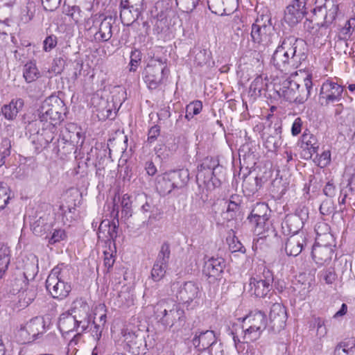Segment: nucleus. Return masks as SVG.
<instances>
[{"label": "nucleus", "instance_id": "393cba45", "mask_svg": "<svg viewBox=\"0 0 355 355\" xmlns=\"http://www.w3.org/2000/svg\"><path fill=\"white\" fill-rule=\"evenodd\" d=\"M93 105L96 108V116L100 121L106 119H114L116 112H112L114 107L113 102H109L104 98H94Z\"/></svg>", "mask_w": 355, "mask_h": 355}, {"label": "nucleus", "instance_id": "774afa93", "mask_svg": "<svg viewBox=\"0 0 355 355\" xmlns=\"http://www.w3.org/2000/svg\"><path fill=\"white\" fill-rule=\"evenodd\" d=\"M34 15L35 10H32L30 7L27 6L21 11V21L24 24H27L33 19Z\"/></svg>", "mask_w": 355, "mask_h": 355}, {"label": "nucleus", "instance_id": "a19ab883", "mask_svg": "<svg viewBox=\"0 0 355 355\" xmlns=\"http://www.w3.org/2000/svg\"><path fill=\"white\" fill-rule=\"evenodd\" d=\"M23 76L28 83L36 80L40 76L35 62H29L24 66Z\"/></svg>", "mask_w": 355, "mask_h": 355}, {"label": "nucleus", "instance_id": "6ab92c4d", "mask_svg": "<svg viewBox=\"0 0 355 355\" xmlns=\"http://www.w3.org/2000/svg\"><path fill=\"white\" fill-rule=\"evenodd\" d=\"M270 212V210L266 203L259 202L255 205L250 214L248 216L250 224L258 234H261L264 230L269 219Z\"/></svg>", "mask_w": 355, "mask_h": 355}, {"label": "nucleus", "instance_id": "de8ad7c7", "mask_svg": "<svg viewBox=\"0 0 355 355\" xmlns=\"http://www.w3.org/2000/svg\"><path fill=\"white\" fill-rule=\"evenodd\" d=\"M203 0H175L180 9L186 12H192Z\"/></svg>", "mask_w": 355, "mask_h": 355}, {"label": "nucleus", "instance_id": "7ed1b4c3", "mask_svg": "<svg viewBox=\"0 0 355 355\" xmlns=\"http://www.w3.org/2000/svg\"><path fill=\"white\" fill-rule=\"evenodd\" d=\"M312 87L311 77L307 76L304 79L302 85L287 78L282 80L280 84L275 85L274 89L277 95L286 101L302 104L308 99Z\"/></svg>", "mask_w": 355, "mask_h": 355}, {"label": "nucleus", "instance_id": "a211bd4d", "mask_svg": "<svg viewBox=\"0 0 355 355\" xmlns=\"http://www.w3.org/2000/svg\"><path fill=\"white\" fill-rule=\"evenodd\" d=\"M171 290L173 293L177 290L175 296L178 300L184 304H190L201 295L198 284L191 281L187 282L181 286H179L178 282H174L171 285Z\"/></svg>", "mask_w": 355, "mask_h": 355}, {"label": "nucleus", "instance_id": "680f3d73", "mask_svg": "<svg viewBox=\"0 0 355 355\" xmlns=\"http://www.w3.org/2000/svg\"><path fill=\"white\" fill-rule=\"evenodd\" d=\"M67 238L65 231L63 230H55L53 234L51 235L49 243V244H55V243L60 242V241L64 240Z\"/></svg>", "mask_w": 355, "mask_h": 355}, {"label": "nucleus", "instance_id": "37998d69", "mask_svg": "<svg viewBox=\"0 0 355 355\" xmlns=\"http://www.w3.org/2000/svg\"><path fill=\"white\" fill-rule=\"evenodd\" d=\"M31 228L35 235L42 236L49 230L50 225L47 223L46 218L40 216L31 225Z\"/></svg>", "mask_w": 355, "mask_h": 355}, {"label": "nucleus", "instance_id": "13d9d810", "mask_svg": "<svg viewBox=\"0 0 355 355\" xmlns=\"http://www.w3.org/2000/svg\"><path fill=\"white\" fill-rule=\"evenodd\" d=\"M334 211V205L332 200H325L320 206V212L322 215H329Z\"/></svg>", "mask_w": 355, "mask_h": 355}, {"label": "nucleus", "instance_id": "09e8293b", "mask_svg": "<svg viewBox=\"0 0 355 355\" xmlns=\"http://www.w3.org/2000/svg\"><path fill=\"white\" fill-rule=\"evenodd\" d=\"M17 341L21 344L30 343L35 340L36 339L31 334L29 331L26 329L25 325H21L20 329L17 331Z\"/></svg>", "mask_w": 355, "mask_h": 355}, {"label": "nucleus", "instance_id": "49530a36", "mask_svg": "<svg viewBox=\"0 0 355 355\" xmlns=\"http://www.w3.org/2000/svg\"><path fill=\"white\" fill-rule=\"evenodd\" d=\"M10 189L8 184L0 182V211L3 210L10 199Z\"/></svg>", "mask_w": 355, "mask_h": 355}, {"label": "nucleus", "instance_id": "9d476101", "mask_svg": "<svg viewBox=\"0 0 355 355\" xmlns=\"http://www.w3.org/2000/svg\"><path fill=\"white\" fill-rule=\"evenodd\" d=\"M261 273L250 277L249 286L250 293L257 297L269 298L273 295L272 282L274 280L273 273L266 266H263Z\"/></svg>", "mask_w": 355, "mask_h": 355}, {"label": "nucleus", "instance_id": "f257e3e1", "mask_svg": "<svg viewBox=\"0 0 355 355\" xmlns=\"http://www.w3.org/2000/svg\"><path fill=\"white\" fill-rule=\"evenodd\" d=\"M279 44L273 53L271 63L282 72L287 73L298 68L304 62L306 42L294 35L279 37Z\"/></svg>", "mask_w": 355, "mask_h": 355}, {"label": "nucleus", "instance_id": "bb28decb", "mask_svg": "<svg viewBox=\"0 0 355 355\" xmlns=\"http://www.w3.org/2000/svg\"><path fill=\"white\" fill-rule=\"evenodd\" d=\"M241 197L239 195H232L227 202V207L225 211L223 212L222 216L227 221L236 220L241 216Z\"/></svg>", "mask_w": 355, "mask_h": 355}, {"label": "nucleus", "instance_id": "58836bf2", "mask_svg": "<svg viewBox=\"0 0 355 355\" xmlns=\"http://www.w3.org/2000/svg\"><path fill=\"white\" fill-rule=\"evenodd\" d=\"M263 184L261 178L252 177L250 175L243 180V187L248 192V195H254L262 187Z\"/></svg>", "mask_w": 355, "mask_h": 355}, {"label": "nucleus", "instance_id": "423d86ee", "mask_svg": "<svg viewBox=\"0 0 355 355\" xmlns=\"http://www.w3.org/2000/svg\"><path fill=\"white\" fill-rule=\"evenodd\" d=\"M223 172V166L218 159L212 157H207L198 166L196 182L200 188L212 191L221 184L220 174Z\"/></svg>", "mask_w": 355, "mask_h": 355}, {"label": "nucleus", "instance_id": "864d4df0", "mask_svg": "<svg viewBox=\"0 0 355 355\" xmlns=\"http://www.w3.org/2000/svg\"><path fill=\"white\" fill-rule=\"evenodd\" d=\"M267 86V83L265 82L261 76H257L251 83L250 89L255 95H261V92L263 89H265V87Z\"/></svg>", "mask_w": 355, "mask_h": 355}, {"label": "nucleus", "instance_id": "412c9836", "mask_svg": "<svg viewBox=\"0 0 355 355\" xmlns=\"http://www.w3.org/2000/svg\"><path fill=\"white\" fill-rule=\"evenodd\" d=\"M225 261L222 257H210L205 261L202 273L208 277L209 282L220 280L224 269Z\"/></svg>", "mask_w": 355, "mask_h": 355}, {"label": "nucleus", "instance_id": "20e7f679", "mask_svg": "<svg viewBox=\"0 0 355 355\" xmlns=\"http://www.w3.org/2000/svg\"><path fill=\"white\" fill-rule=\"evenodd\" d=\"M339 7L337 0H315V7L311 9V16L306 19L304 25L310 28V24L315 21L319 31L327 29L334 23L338 14ZM327 34V31L324 35Z\"/></svg>", "mask_w": 355, "mask_h": 355}, {"label": "nucleus", "instance_id": "e2e57ef3", "mask_svg": "<svg viewBox=\"0 0 355 355\" xmlns=\"http://www.w3.org/2000/svg\"><path fill=\"white\" fill-rule=\"evenodd\" d=\"M114 253H116V250H112L110 249V251L105 250L104 254V266L109 270L111 268H112L115 259Z\"/></svg>", "mask_w": 355, "mask_h": 355}, {"label": "nucleus", "instance_id": "c85d7f7f", "mask_svg": "<svg viewBox=\"0 0 355 355\" xmlns=\"http://www.w3.org/2000/svg\"><path fill=\"white\" fill-rule=\"evenodd\" d=\"M306 239L304 234L291 235L286 241L285 251L288 256L296 257L306 245Z\"/></svg>", "mask_w": 355, "mask_h": 355}, {"label": "nucleus", "instance_id": "4468645a", "mask_svg": "<svg viewBox=\"0 0 355 355\" xmlns=\"http://www.w3.org/2000/svg\"><path fill=\"white\" fill-rule=\"evenodd\" d=\"M170 257V244L168 241H165L161 245L151 270L150 278L153 282H159L165 277L166 270L168 267Z\"/></svg>", "mask_w": 355, "mask_h": 355}, {"label": "nucleus", "instance_id": "3c124183", "mask_svg": "<svg viewBox=\"0 0 355 355\" xmlns=\"http://www.w3.org/2000/svg\"><path fill=\"white\" fill-rule=\"evenodd\" d=\"M61 139H58L56 142L53 143V152L58 155H66L71 152L73 149L75 144H63L60 148Z\"/></svg>", "mask_w": 355, "mask_h": 355}, {"label": "nucleus", "instance_id": "f704fd0d", "mask_svg": "<svg viewBox=\"0 0 355 355\" xmlns=\"http://www.w3.org/2000/svg\"><path fill=\"white\" fill-rule=\"evenodd\" d=\"M334 253L333 248L323 245H313L311 256L315 262L319 265H323L331 261Z\"/></svg>", "mask_w": 355, "mask_h": 355}, {"label": "nucleus", "instance_id": "c9c22d12", "mask_svg": "<svg viewBox=\"0 0 355 355\" xmlns=\"http://www.w3.org/2000/svg\"><path fill=\"white\" fill-rule=\"evenodd\" d=\"M36 295V289L33 286L19 291L18 295V301L15 304V307L19 310L25 309L33 302Z\"/></svg>", "mask_w": 355, "mask_h": 355}, {"label": "nucleus", "instance_id": "f3484780", "mask_svg": "<svg viewBox=\"0 0 355 355\" xmlns=\"http://www.w3.org/2000/svg\"><path fill=\"white\" fill-rule=\"evenodd\" d=\"M309 218L307 209H297L294 214L287 215L282 223L284 234H303L300 233L304 222Z\"/></svg>", "mask_w": 355, "mask_h": 355}, {"label": "nucleus", "instance_id": "9b49d317", "mask_svg": "<svg viewBox=\"0 0 355 355\" xmlns=\"http://www.w3.org/2000/svg\"><path fill=\"white\" fill-rule=\"evenodd\" d=\"M46 288L53 298L58 300L67 297L71 291V285L62 279L58 267L54 268L49 275L46 280Z\"/></svg>", "mask_w": 355, "mask_h": 355}, {"label": "nucleus", "instance_id": "8fccbe9b", "mask_svg": "<svg viewBox=\"0 0 355 355\" xmlns=\"http://www.w3.org/2000/svg\"><path fill=\"white\" fill-rule=\"evenodd\" d=\"M311 327L316 329L317 336L320 338L324 337L327 333L325 320L320 317L313 318L311 324Z\"/></svg>", "mask_w": 355, "mask_h": 355}, {"label": "nucleus", "instance_id": "473e14b6", "mask_svg": "<svg viewBox=\"0 0 355 355\" xmlns=\"http://www.w3.org/2000/svg\"><path fill=\"white\" fill-rule=\"evenodd\" d=\"M58 328L62 334L81 330V324L68 311L62 313L58 320Z\"/></svg>", "mask_w": 355, "mask_h": 355}, {"label": "nucleus", "instance_id": "6e6552de", "mask_svg": "<svg viewBox=\"0 0 355 355\" xmlns=\"http://www.w3.org/2000/svg\"><path fill=\"white\" fill-rule=\"evenodd\" d=\"M166 59H152L144 71V80L149 89H157L168 75L169 70L166 64Z\"/></svg>", "mask_w": 355, "mask_h": 355}, {"label": "nucleus", "instance_id": "bf43d9fd", "mask_svg": "<svg viewBox=\"0 0 355 355\" xmlns=\"http://www.w3.org/2000/svg\"><path fill=\"white\" fill-rule=\"evenodd\" d=\"M229 246L232 252H240L243 254L245 252V248L236 236L232 237L229 243Z\"/></svg>", "mask_w": 355, "mask_h": 355}, {"label": "nucleus", "instance_id": "603ef678", "mask_svg": "<svg viewBox=\"0 0 355 355\" xmlns=\"http://www.w3.org/2000/svg\"><path fill=\"white\" fill-rule=\"evenodd\" d=\"M335 241L333 234L330 233L323 234L322 236H316L314 245H323L331 247L335 246Z\"/></svg>", "mask_w": 355, "mask_h": 355}, {"label": "nucleus", "instance_id": "c756f323", "mask_svg": "<svg viewBox=\"0 0 355 355\" xmlns=\"http://www.w3.org/2000/svg\"><path fill=\"white\" fill-rule=\"evenodd\" d=\"M81 132L74 123H68L61 130L59 138L62 144H78Z\"/></svg>", "mask_w": 355, "mask_h": 355}, {"label": "nucleus", "instance_id": "e433bc0d", "mask_svg": "<svg viewBox=\"0 0 355 355\" xmlns=\"http://www.w3.org/2000/svg\"><path fill=\"white\" fill-rule=\"evenodd\" d=\"M140 201L144 202L141 205L140 210L144 214L145 218H148V220L155 219L157 216L159 214L157 207L153 205L151 199H148L146 195H139L137 197Z\"/></svg>", "mask_w": 355, "mask_h": 355}, {"label": "nucleus", "instance_id": "ddd939ff", "mask_svg": "<svg viewBox=\"0 0 355 355\" xmlns=\"http://www.w3.org/2000/svg\"><path fill=\"white\" fill-rule=\"evenodd\" d=\"M144 0H121L120 19L126 26L133 24L144 10Z\"/></svg>", "mask_w": 355, "mask_h": 355}, {"label": "nucleus", "instance_id": "4c0bfd02", "mask_svg": "<svg viewBox=\"0 0 355 355\" xmlns=\"http://www.w3.org/2000/svg\"><path fill=\"white\" fill-rule=\"evenodd\" d=\"M24 325L35 339L38 338L39 335H42L46 331L45 321L42 317H35Z\"/></svg>", "mask_w": 355, "mask_h": 355}, {"label": "nucleus", "instance_id": "338daca9", "mask_svg": "<svg viewBox=\"0 0 355 355\" xmlns=\"http://www.w3.org/2000/svg\"><path fill=\"white\" fill-rule=\"evenodd\" d=\"M44 50L45 51H50L57 44L56 36L51 35L46 37L44 42Z\"/></svg>", "mask_w": 355, "mask_h": 355}, {"label": "nucleus", "instance_id": "79ce46f5", "mask_svg": "<svg viewBox=\"0 0 355 355\" xmlns=\"http://www.w3.org/2000/svg\"><path fill=\"white\" fill-rule=\"evenodd\" d=\"M334 355H355V340L338 344L334 349Z\"/></svg>", "mask_w": 355, "mask_h": 355}, {"label": "nucleus", "instance_id": "4d7b16f0", "mask_svg": "<svg viewBox=\"0 0 355 355\" xmlns=\"http://www.w3.org/2000/svg\"><path fill=\"white\" fill-rule=\"evenodd\" d=\"M10 262V250L4 243L0 244V263L8 265Z\"/></svg>", "mask_w": 355, "mask_h": 355}, {"label": "nucleus", "instance_id": "6e6d98bb", "mask_svg": "<svg viewBox=\"0 0 355 355\" xmlns=\"http://www.w3.org/2000/svg\"><path fill=\"white\" fill-rule=\"evenodd\" d=\"M63 12L70 16L76 21L79 20L80 13V8L77 6H70L69 5H67L66 0L64 2Z\"/></svg>", "mask_w": 355, "mask_h": 355}, {"label": "nucleus", "instance_id": "1a4fd4ad", "mask_svg": "<svg viewBox=\"0 0 355 355\" xmlns=\"http://www.w3.org/2000/svg\"><path fill=\"white\" fill-rule=\"evenodd\" d=\"M243 323V327H246L243 329L244 339L254 341L260 337L263 331L266 329L268 320L264 312L255 310L251 311L245 317Z\"/></svg>", "mask_w": 355, "mask_h": 355}, {"label": "nucleus", "instance_id": "39448f33", "mask_svg": "<svg viewBox=\"0 0 355 355\" xmlns=\"http://www.w3.org/2000/svg\"><path fill=\"white\" fill-rule=\"evenodd\" d=\"M154 315L155 319L166 327L178 329L185 323L184 311L178 304L171 300L159 301L154 306Z\"/></svg>", "mask_w": 355, "mask_h": 355}, {"label": "nucleus", "instance_id": "2eb2a0df", "mask_svg": "<svg viewBox=\"0 0 355 355\" xmlns=\"http://www.w3.org/2000/svg\"><path fill=\"white\" fill-rule=\"evenodd\" d=\"M81 324V332L88 330L92 322L91 309L85 300L76 298L67 311Z\"/></svg>", "mask_w": 355, "mask_h": 355}, {"label": "nucleus", "instance_id": "cd10ccee", "mask_svg": "<svg viewBox=\"0 0 355 355\" xmlns=\"http://www.w3.org/2000/svg\"><path fill=\"white\" fill-rule=\"evenodd\" d=\"M119 210L118 208L116 210V214L114 217V220L112 223L108 220H103L98 227V238H101L100 234L105 231L107 227H109L108 230V236L109 238L107 239L106 244L109 245L110 248L111 245H114L115 248V239L118 236V229H119Z\"/></svg>", "mask_w": 355, "mask_h": 355}, {"label": "nucleus", "instance_id": "4be33fe9", "mask_svg": "<svg viewBox=\"0 0 355 355\" xmlns=\"http://www.w3.org/2000/svg\"><path fill=\"white\" fill-rule=\"evenodd\" d=\"M282 125L277 122L270 124L263 132L264 146L268 151L275 152L282 145Z\"/></svg>", "mask_w": 355, "mask_h": 355}, {"label": "nucleus", "instance_id": "b1692460", "mask_svg": "<svg viewBox=\"0 0 355 355\" xmlns=\"http://www.w3.org/2000/svg\"><path fill=\"white\" fill-rule=\"evenodd\" d=\"M308 10L309 7H301L299 4L292 1L287 6L285 10L284 20L286 23L291 27L296 26L308 15Z\"/></svg>", "mask_w": 355, "mask_h": 355}, {"label": "nucleus", "instance_id": "c03bdc74", "mask_svg": "<svg viewBox=\"0 0 355 355\" xmlns=\"http://www.w3.org/2000/svg\"><path fill=\"white\" fill-rule=\"evenodd\" d=\"M355 27V18H351L345 22V26L340 29L338 37L340 40L345 42L351 35L354 28Z\"/></svg>", "mask_w": 355, "mask_h": 355}, {"label": "nucleus", "instance_id": "69168bd1", "mask_svg": "<svg viewBox=\"0 0 355 355\" xmlns=\"http://www.w3.org/2000/svg\"><path fill=\"white\" fill-rule=\"evenodd\" d=\"M321 276L323 280L328 284H332L336 279V274L331 268L322 271Z\"/></svg>", "mask_w": 355, "mask_h": 355}, {"label": "nucleus", "instance_id": "a878e982", "mask_svg": "<svg viewBox=\"0 0 355 355\" xmlns=\"http://www.w3.org/2000/svg\"><path fill=\"white\" fill-rule=\"evenodd\" d=\"M211 12L220 15H230L236 10L235 0H207Z\"/></svg>", "mask_w": 355, "mask_h": 355}, {"label": "nucleus", "instance_id": "aec40b11", "mask_svg": "<svg viewBox=\"0 0 355 355\" xmlns=\"http://www.w3.org/2000/svg\"><path fill=\"white\" fill-rule=\"evenodd\" d=\"M194 337L192 339V343L198 350H207L209 355H213V348L216 345V337L214 331L196 330L194 333Z\"/></svg>", "mask_w": 355, "mask_h": 355}, {"label": "nucleus", "instance_id": "0eeeda50", "mask_svg": "<svg viewBox=\"0 0 355 355\" xmlns=\"http://www.w3.org/2000/svg\"><path fill=\"white\" fill-rule=\"evenodd\" d=\"M250 35L254 43L263 46L276 44L279 39L271 19L264 15H261L252 24Z\"/></svg>", "mask_w": 355, "mask_h": 355}, {"label": "nucleus", "instance_id": "052dcab7", "mask_svg": "<svg viewBox=\"0 0 355 355\" xmlns=\"http://www.w3.org/2000/svg\"><path fill=\"white\" fill-rule=\"evenodd\" d=\"M202 109V103L200 101H194L187 105L186 110L189 114L194 116L198 114Z\"/></svg>", "mask_w": 355, "mask_h": 355}, {"label": "nucleus", "instance_id": "f8f14e48", "mask_svg": "<svg viewBox=\"0 0 355 355\" xmlns=\"http://www.w3.org/2000/svg\"><path fill=\"white\" fill-rule=\"evenodd\" d=\"M115 19L112 16L95 15L89 18L86 22L89 26L88 29L92 30L95 25L98 26V31L95 33V40L99 42H107L112 36V28Z\"/></svg>", "mask_w": 355, "mask_h": 355}, {"label": "nucleus", "instance_id": "0e129e2a", "mask_svg": "<svg viewBox=\"0 0 355 355\" xmlns=\"http://www.w3.org/2000/svg\"><path fill=\"white\" fill-rule=\"evenodd\" d=\"M62 0H42L44 9L46 11L53 12L60 6Z\"/></svg>", "mask_w": 355, "mask_h": 355}, {"label": "nucleus", "instance_id": "2f4dec72", "mask_svg": "<svg viewBox=\"0 0 355 355\" xmlns=\"http://www.w3.org/2000/svg\"><path fill=\"white\" fill-rule=\"evenodd\" d=\"M24 101L22 98H12L9 103L1 107V113L6 120L13 121L24 107Z\"/></svg>", "mask_w": 355, "mask_h": 355}, {"label": "nucleus", "instance_id": "a18cd8bd", "mask_svg": "<svg viewBox=\"0 0 355 355\" xmlns=\"http://www.w3.org/2000/svg\"><path fill=\"white\" fill-rule=\"evenodd\" d=\"M121 218L128 219L132 215V201L130 197L128 194L122 196L121 202Z\"/></svg>", "mask_w": 355, "mask_h": 355}, {"label": "nucleus", "instance_id": "ea45409f", "mask_svg": "<svg viewBox=\"0 0 355 355\" xmlns=\"http://www.w3.org/2000/svg\"><path fill=\"white\" fill-rule=\"evenodd\" d=\"M168 178L169 179L166 172L157 178L156 189L160 195L166 196L175 189Z\"/></svg>", "mask_w": 355, "mask_h": 355}, {"label": "nucleus", "instance_id": "72a5a7b5", "mask_svg": "<svg viewBox=\"0 0 355 355\" xmlns=\"http://www.w3.org/2000/svg\"><path fill=\"white\" fill-rule=\"evenodd\" d=\"M41 127L37 131V142L40 145V147H36L37 150H42L46 148L50 143H51L55 137L56 133V126H53V128L47 127L44 125H38Z\"/></svg>", "mask_w": 355, "mask_h": 355}, {"label": "nucleus", "instance_id": "dca6fc26", "mask_svg": "<svg viewBox=\"0 0 355 355\" xmlns=\"http://www.w3.org/2000/svg\"><path fill=\"white\" fill-rule=\"evenodd\" d=\"M343 87L337 83L327 80L321 86L318 102L320 105L327 107L339 102L342 98Z\"/></svg>", "mask_w": 355, "mask_h": 355}, {"label": "nucleus", "instance_id": "5fc2aeb1", "mask_svg": "<svg viewBox=\"0 0 355 355\" xmlns=\"http://www.w3.org/2000/svg\"><path fill=\"white\" fill-rule=\"evenodd\" d=\"M141 52L138 49H135L131 51L130 61V67L129 69L130 71H136L137 67L141 60Z\"/></svg>", "mask_w": 355, "mask_h": 355}, {"label": "nucleus", "instance_id": "f03ea898", "mask_svg": "<svg viewBox=\"0 0 355 355\" xmlns=\"http://www.w3.org/2000/svg\"><path fill=\"white\" fill-rule=\"evenodd\" d=\"M67 110V107L60 98L51 96L37 110L38 120L30 125H44L53 128L64 120Z\"/></svg>", "mask_w": 355, "mask_h": 355}, {"label": "nucleus", "instance_id": "7c9ffc66", "mask_svg": "<svg viewBox=\"0 0 355 355\" xmlns=\"http://www.w3.org/2000/svg\"><path fill=\"white\" fill-rule=\"evenodd\" d=\"M175 189H180L185 187L190 179L189 171L187 168H180L171 170L166 172Z\"/></svg>", "mask_w": 355, "mask_h": 355}, {"label": "nucleus", "instance_id": "5701e85b", "mask_svg": "<svg viewBox=\"0 0 355 355\" xmlns=\"http://www.w3.org/2000/svg\"><path fill=\"white\" fill-rule=\"evenodd\" d=\"M270 328L274 332H279L286 326L287 313L280 303H273L269 313Z\"/></svg>", "mask_w": 355, "mask_h": 355}]
</instances>
